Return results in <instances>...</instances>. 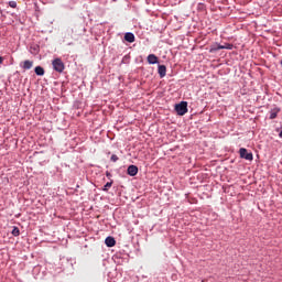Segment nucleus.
I'll return each mask as SVG.
<instances>
[{
	"instance_id": "obj_1",
	"label": "nucleus",
	"mask_w": 282,
	"mask_h": 282,
	"mask_svg": "<svg viewBox=\"0 0 282 282\" xmlns=\"http://www.w3.org/2000/svg\"><path fill=\"white\" fill-rule=\"evenodd\" d=\"M175 111L177 116H186V113H188V102L181 101L180 104H176Z\"/></svg>"
},
{
	"instance_id": "obj_2",
	"label": "nucleus",
	"mask_w": 282,
	"mask_h": 282,
	"mask_svg": "<svg viewBox=\"0 0 282 282\" xmlns=\"http://www.w3.org/2000/svg\"><path fill=\"white\" fill-rule=\"evenodd\" d=\"M52 65L54 72H57V74H63V72H65V63H63V59L57 57L52 61Z\"/></svg>"
},
{
	"instance_id": "obj_3",
	"label": "nucleus",
	"mask_w": 282,
	"mask_h": 282,
	"mask_svg": "<svg viewBox=\"0 0 282 282\" xmlns=\"http://www.w3.org/2000/svg\"><path fill=\"white\" fill-rule=\"evenodd\" d=\"M239 155L241 160H248L249 162H252V160H254V155L252 154V152H248V149L246 148H240Z\"/></svg>"
},
{
	"instance_id": "obj_4",
	"label": "nucleus",
	"mask_w": 282,
	"mask_h": 282,
	"mask_svg": "<svg viewBox=\"0 0 282 282\" xmlns=\"http://www.w3.org/2000/svg\"><path fill=\"white\" fill-rule=\"evenodd\" d=\"M127 173H128V175H130V177H135L138 175V166L129 165Z\"/></svg>"
},
{
	"instance_id": "obj_5",
	"label": "nucleus",
	"mask_w": 282,
	"mask_h": 282,
	"mask_svg": "<svg viewBox=\"0 0 282 282\" xmlns=\"http://www.w3.org/2000/svg\"><path fill=\"white\" fill-rule=\"evenodd\" d=\"M105 243H106L107 248H113V246H116V238L111 237V236H108L105 239Z\"/></svg>"
},
{
	"instance_id": "obj_6",
	"label": "nucleus",
	"mask_w": 282,
	"mask_h": 282,
	"mask_svg": "<svg viewBox=\"0 0 282 282\" xmlns=\"http://www.w3.org/2000/svg\"><path fill=\"white\" fill-rule=\"evenodd\" d=\"M124 41H127V43H134L135 42V35L132 32H127L124 34Z\"/></svg>"
},
{
	"instance_id": "obj_7",
	"label": "nucleus",
	"mask_w": 282,
	"mask_h": 282,
	"mask_svg": "<svg viewBox=\"0 0 282 282\" xmlns=\"http://www.w3.org/2000/svg\"><path fill=\"white\" fill-rule=\"evenodd\" d=\"M158 72H159L160 78H164V76H166V66L159 65Z\"/></svg>"
},
{
	"instance_id": "obj_8",
	"label": "nucleus",
	"mask_w": 282,
	"mask_h": 282,
	"mask_svg": "<svg viewBox=\"0 0 282 282\" xmlns=\"http://www.w3.org/2000/svg\"><path fill=\"white\" fill-rule=\"evenodd\" d=\"M148 63H149V65L158 64V56H155V54H150L148 56Z\"/></svg>"
},
{
	"instance_id": "obj_9",
	"label": "nucleus",
	"mask_w": 282,
	"mask_h": 282,
	"mask_svg": "<svg viewBox=\"0 0 282 282\" xmlns=\"http://www.w3.org/2000/svg\"><path fill=\"white\" fill-rule=\"evenodd\" d=\"M279 111H281V108H273L270 111V120H274V118H276V116H279Z\"/></svg>"
},
{
	"instance_id": "obj_10",
	"label": "nucleus",
	"mask_w": 282,
	"mask_h": 282,
	"mask_svg": "<svg viewBox=\"0 0 282 282\" xmlns=\"http://www.w3.org/2000/svg\"><path fill=\"white\" fill-rule=\"evenodd\" d=\"M33 65H34V62L26 59L23 62L22 68L23 69H32Z\"/></svg>"
},
{
	"instance_id": "obj_11",
	"label": "nucleus",
	"mask_w": 282,
	"mask_h": 282,
	"mask_svg": "<svg viewBox=\"0 0 282 282\" xmlns=\"http://www.w3.org/2000/svg\"><path fill=\"white\" fill-rule=\"evenodd\" d=\"M34 72L36 76H45V68H43V66H36Z\"/></svg>"
},
{
	"instance_id": "obj_12",
	"label": "nucleus",
	"mask_w": 282,
	"mask_h": 282,
	"mask_svg": "<svg viewBox=\"0 0 282 282\" xmlns=\"http://www.w3.org/2000/svg\"><path fill=\"white\" fill-rule=\"evenodd\" d=\"M219 50H224V45L221 44H217L216 46H212L209 48V52L213 53V52H219Z\"/></svg>"
},
{
	"instance_id": "obj_13",
	"label": "nucleus",
	"mask_w": 282,
	"mask_h": 282,
	"mask_svg": "<svg viewBox=\"0 0 282 282\" xmlns=\"http://www.w3.org/2000/svg\"><path fill=\"white\" fill-rule=\"evenodd\" d=\"M11 234L13 237H19V235H21V230H19V227L14 226Z\"/></svg>"
},
{
	"instance_id": "obj_14",
	"label": "nucleus",
	"mask_w": 282,
	"mask_h": 282,
	"mask_svg": "<svg viewBox=\"0 0 282 282\" xmlns=\"http://www.w3.org/2000/svg\"><path fill=\"white\" fill-rule=\"evenodd\" d=\"M112 185H113V181L106 183L102 191L105 192L109 191V188H111Z\"/></svg>"
},
{
	"instance_id": "obj_15",
	"label": "nucleus",
	"mask_w": 282,
	"mask_h": 282,
	"mask_svg": "<svg viewBox=\"0 0 282 282\" xmlns=\"http://www.w3.org/2000/svg\"><path fill=\"white\" fill-rule=\"evenodd\" d=\"M235 47V45L230 44V43H226L224 45V50H232Z\"/></svg>"
},
{
	"instance_id": "obj_16",
	"label": "nucleus",
	"mask_w": 282,
	"mask_h": 282,
	"mask_svg": "<svg viewBox=\"0 0 282 282\" xmlns=\"http://www.w3.org/2000/svg\"><path fill=\"white\" fill-rule=\"evenodd\" d=\"M111 162H118L119 158L116 154H112L110 158Z\"/></svg>"
},
{
	"instance_id": "obj_17",
	"label": "nucleus",
	"mask_w": 282,
	"mask_h": 282,
	"mask_svg": "<svg viewBox=\"0 0 282 282\" xmlns=\"http://www.w3.org/2000/svg\"><path fill=\"white\" fill-rule=\"evenodd\" d=\"M10 8H17V1H9Z\"/></svg>"
},
{
	"instance_id": "obj_18",
	"label": "nucleus",
	"mask_w": 282,
	"mask_h": 282,
	"mask_svg": "<svg viewBox=\"0 0 282 282\" xmlns=\"http://www.w3.org/2000/svg\"><path fill=\"white\" fill-rule=\"evenodd\" d=\"M275 131L279 133V138H282V128H276Z\"/></svg>"
},
{
	"instance_id": "obj_19",
	"label": "nucleus",
	"mask_w": 282,
	"mask_h": 282,
	"mask_svg": "<svg viewBox=\"0 0 282 282\" xmlns=\"http://www.w3.org/2000/svg\"><path fill=\"white\" fill-rule=\"evenodd\" d=\"M34 52H39V46L33 47Z\"/></svg>"
},
{
	"instance_id": "obj_20",
	"label": "nucleus",
	"mask_w": 282,
	"mask_h": 282,
	"mask_svg": "<svg viewBox=\"0 0 282 282\" xmlns=\"http://www.w3.org/2000/svg\"><path fill=\"white\" fill-rule=\"evenodd\" d=\"M1 63H3V57L2 56H0V65H1Z\"/></svg>"
},
{
	"instance_id": "obj_21",
	"label": "nucleus",
	"mask_w": 282,
	"mask_h": 282,
	"mask_svg": "<svg viewBox=\"0 0 282 282\" xmlns=\"http://www.w3.org/2000/svg\"><path fill=\"white\" fill-rule=\"evenodd\" d=\"M109 175H110L109 172H107V177H109Z\"/></svg>"
}]
</instances>
